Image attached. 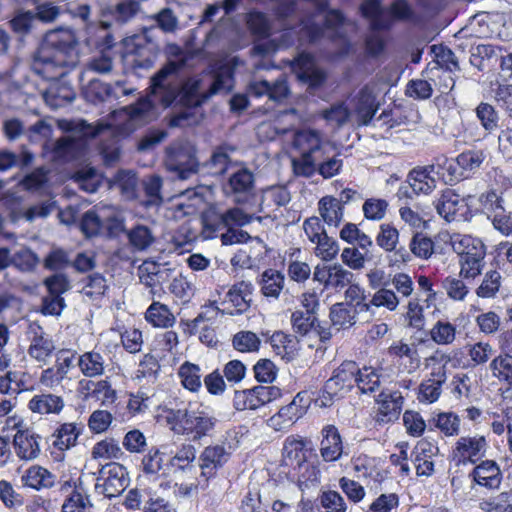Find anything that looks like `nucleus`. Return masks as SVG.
I'll return each mask as SVG.
<instances>
[{"mask_svg": "<svg viewBox=\"0 0 512 512\" xmlns=\"http://www.w3.org/2000/svg\"><path fill=\"white\" fill-rule=\"evenodd\" d=\"M231 456V446L224 445L207 446L199 456V467L201 469V478L209 482L214 478L218 469L222 468Z\"/></svg>", "mask_w": 512, "mask_h": 512, "instance_id": "obj_16", "label": "nucleus"}, {"mask_svg": "<svg viewBox=\"0 0 512 512\" xmlns=\"http://www.w3.org/2000/svg\"><path fill=\"white\" fill-rule=\"evenodd\" d=\"M359 367L354 361L343 362L334 372L335 379L340 381L345 388L353 387L357 381Z\"/></svg>", "mask_w": 512, "mask_h": 512, "instance_id": "obj_54", "label": "nucleus"}, {"mask_svg": "<svg viewBox=\"0 0 512 512\" xmlns=\"http://www.w3.org/2000/svg\"><path fill=\"white\" fill-rule=\"evenodd\" d=\"M156 26L164 33H174L178 29L179 21L171 8H163L151 16Z\"/></svg>", "mask_w": 512, "mask_h": 512, "instance_id": "obj_61", "label": "nucleus"}, {"mask_svg": "<svg viewBox=\"0 0 512 512\" xmlns=\"http://www.w3.org/2000/svg\"><path fill=\"white\" fill-rule=\"evenodd\" d=\"M139 10L136 1L123 0L110 9V15L116 23L123 25L133 19Z\"/></svg>", "mask_w": 512, "mask_h": 512, "instance_id": "obj_48", "label": "nucleus"}, {"mask_svg": "<svg viewBox=\"0 0 512 512\" xmlns=\"http://www.w3.org/2000/svg\"><path fill=\"white\" fill-rule=\"evenodd\" d=\"M354 278V274L341 264L322 266V292H339L346 288Z\"/></svg>", "mask_w": 512, "mask_h": 512, "instance_id": "obj_23", "label": "nucleus"}, {"mask_svg": "<svg viewBox=\"0 0 512 512\" xmlns=\"http://www.w3.org/2000/svg\"><path fill=\"white\" fill-rule=\"evenodd\" d=\"M56 347L53 339L43 332L40 326L33 332L28 349L29 356L41 364H47Z\"/></svg>", "mask_w": 512, "mask_h": 512, "instance_id": "obj_28", "label": "nucleus"}, {"mask_svg": "<svg viewBox=\"0 0 512 512\" xmlns=\"http://www.w3.org/2000/svg\"><path fill=\"white\" fill-rule=\"evenodd\" d=\"M502 284V276L497 270H489L484 274L480 285L475 293L479 298H495Z\"/></svg>", "mask_w": 512, "mask_h": 512, "instance_id": "obj_41", "label": "nucleus"}, {"mask_svg": "<svg viewBox=\"0 0 512 512\" xmlns=\"http://www.w3.org/2000/svg\"><path fill=\"white\" fill-rule=\"evenodd\" d=\"M343 454V442L338 429L328 425L322 429V460L336 461Z\"/></svg>", "mask_w": 512, "mask_h": 512, "instance_id": "obj_31", "label": "nucleus"}, {"mask_svg": "<svg viewBox=\"0 0 512 512\" xmlns=\"http://www.w3.org/2000/svg\"><path fill=\"white\" fill-rule=\"evenodd\" d=\"M439 449L429 441H419L411 453L412 462L415 465L417 476L429 477L434 473L433 457L437 455Z\"/></svg>", "mask_w": 512, "mask_h": 512, "instance_id": "obj_22", "label": "nucleus"}, {"mask_svg": "<svg viewBox=\"0 0 512 512\" xmlns=\"http://www.w3.org/2000/svg\"><path fill=\"white\" fill-rule=\"evenodd\" d=\"M60 491L66 496L62 505L63 512H88L92 505L89 498L84 494L82 487L75 482L65 481L61 484Z\"/></svg>", "mask_w": 512, "mask_h": 512, "instance_id": "obj_27", "label": "nucleus"}, {"mask_svg": "<svg viewBox=\"0 0 512 512\" xmlns=\"http://www.w3.org/2000/svg\"><path fill=\"white\" fill-rule=\"evenodd\" d=\"M54 367L68 378V373L77 365L78 353L76 350L61 348L54 353Z\"/></svg>", "mask_w": 512, "mask_h": 512, "instance_id": "obj_52", "label": "nucleus"}, {"mask_svg": "<svg viewBox=\"0 0 512 512\" xmlns=\"http://www.w3.org/2000/svg\"><path fill=\"white\" fill-rule=\"evenodd\" d=\"M452 246L459 256V276L466 280H474L480 276L485 267L484 243L479 238L462 235L453 240Z\"/></svg>", "mask_w": 512, "mask_h": 512, "instance_id": "obj_7", "label": "nucleus"}, {"mask_svg": "<svg viewBox=\"0 0 512 512\" xmlns=\"http://www.w3.org/2000/svg\"><path fill=\"white\" fill-rule=\"evenodd\" d=\"M247 92L255 98L267 96L271 101L281 102L288 97L289 87L285 75H280L272 82L254 78L250 81Z\"/></svg>", "mask_w": 512, "mask_h": 512, "instance_id": "obj_18", "label": "nucleus"}, {"mask_svg": "<svg viewBox=\"0 0 512 512\" xmlns=\"http://www.w3.org/2000/svg\"><path fill=\"white\" fill-rule=\"evenodd\" d=\"M488 448V441L483 435L461 436L453 445L450 458L456 466L476 464L486 456Z\"/></svg>", "mask_w": 512, "mask_h": 512, "instance_id": "obj_10", "label": "nucleus"}, {"mask_svg": "<svg viewBox=\"0 0 512 512\" xmlns=\"http://www.w3.org/2000/svg\"><path fill=\"white\" fill-rule=\"evenodd\" d=\"M369 304L370 307H385L390 311H394L399 305V298L392 289L388 287H382L376 290Z\"/></svg>", "mask_w": 512, "mask_h": 512, "instance_id": "obj_57", "label": "nucleus"}, {"mask_svg": "<svg viewBox=\"0 0 512 512\" xmlns=\"http://www.w3.org/2000/svg\"><path fill=\"white\" fill-rule=\"evenodd\" d=\"M435 427H437L445 436H458L460 433L461 420L453 412H441L433 418Z\"/></svg>", "mask_w": 512, "mask_h": 512, "instance_id": "obj_45", "label": "nucleus"}, {"mask_svg": "<svg viewBox=\"0 0 512 512\" xmlns=\"http://www.w3.org/2000/svg\"><path fill=\"white\" fill-rule=\"evenodd\" d=\"M55 475L41 466H31L21 476L22 484L35 490L51 488L55 484Z\"/></svg>", "mask_w": 512, "mask_h": 512, "instance_id": "obj_32", "label": "nucleus"}, {"mask_svg": "<svg viewBox=\"0 0 512 512\" xmlns=\"http://www.w3.org/2000/svg\"><path fill=\"white\" fill-rule=\"evenodd\" d=\"M82 433V427L76 423L61 424L53 433V446L60 451H65L74 447L79 435Z\"/></svg>", "mask_w": 512, "mask_h": 512, "instance_id": "obj_35", "label": "nucleus"}, {"mask_svg": "<svg viewBox=\"0 0 512 512\" xmlns=\"http://www.w3.org/2000/svg\"><path fill=\"white\" fill-rule=\"evenodd\" d=\"M430 336L439 345L451 344L456 337V327L448 321L439 320L431 329Z\"/></svg>", "mask_w": 512, "mask_h": 512, "instance_id": "obj_50", "label": "nucleus"}, {"mask_svg": "<svg viewBox=\"0 0 512 512\" xmlns=\"http://www.w3.org/2000/svg\"><path fill=\"white\" fill-rule=\"evenodd\" d=\"M447 373L445 365L432 368L429 377L419 385L418 399L420 402L434 403L442 392V385L446 382Z\"/></svg>", "mask_w": 512, "mask_h": 512, "instance_id": "obj_21", "label": "nucleus"}, {"mask_svg": "<svg viewBox=\"0 0 512 512\" xmlns=\"http://www.w3.org/2000/svg\"><path fill=\"white\" fill-rule=\"evenodd\" d=\"M473 481L487 489L499 488L502 482V472L494 460H483L470 473Z\"/></svg>", "mask_w": 512, "mask_h": 512, "instance_id": "obj_24", "label": "nucleus"}, {"mask_svg": "<svg viewBox=\"0 0 512 512\" xmlns=\"http://www.w3.org/2000/svg\"><path fill=\"white\" fill-rule=\"evenodd\" d=\"M126 234L130 245L137 251L148 249L155 241L152 230L145 225H136Z\"/></svg>", "mask_w": 512, "mask_h": 512, "instance_id": "obj_42", "label": "nucleus"}, {"mask_svg": "<svg viewBox=\"0 0 512 512\" xmlns=\"http://www.w3.org/2000/svg\"><path fill=\"white\" fill-rule=\"evenodd\" d=\"M476 117L481 126L491 133L498 127L499 116L495 108L486 102H481L475 109Z\"/></svg>", "mask_w": 512, "mask_h": 512, "instance_id": "obj_49", "label": "nucleus"}, {"mask_svg": "<svg viewBox=\"0 0 512 512\" xmlns=\"http://www.w3.org/2000/svg\"><path fill=\"white\" fill-rule=\"evenodd\" d=\"M302 306L304 310H297L292 313L291 324L294 332L300 337L314 340V343H308V346L312 348L320 342V321L317 316L318 294L315 291L304 293Z\"/></svg>", "mask_w": 512, "mask_h": 512, "instance_id": "obj_8", "label": "nucleus"}, {"mask_svg": "<svg viewBox=\"0 0 512 512\" xmlns=\"http://www.w3.org/2000/svg\"><path fill=\"white\" fill-rule=\"evenodd\" d=\"M178 376L184 388L196 392L201 388V369L198 365L184 362L178 369Z\"/></svg>", "mask_w": 512, "mask_h": 512, "instance_id": "obj_43", "label": "nucleus"}, {"mask_svg": "<svg viewBox=\"0 0 512 512\" xmlns=\"http://www.w3.org/2000/svg\"><path fill=\"white\" fill-rule=\"evenodd\" d=\"M466 279L459 276H448L443 280V287L449 298L455 301H462L469 293V287L465 283Z\"/></svg>", "mask_w": 512, "mask_h": 512, "instance_id": "obj_55", "label": "nucleus"}, {"mask_svg": "<svg viewBox=\"0 0 512 512\" xmlns=\"http://www.w3.org/2000/svg\"><path fill=\"white\" fill-rule=\"evenodd\" d=\"M41 437L31 429H19L14 435L13 443L16 455L23 460H33L40 454Z\"/></svg>", "mask_w": 512, "mask_h": 512, "instance_id": "obj_25", "label": "nucleus"}, {"mask_svg": "<svg viewBox=\"0 0 512 512\" xmlns=\"http://www.w3.org/2000/svg\"><path fill=\"white\" fill-rule=\"evenodd\" d=\"M91 454L94 459L108 460L120 459L124 455V452L118 440L112 437H106L93 446Z\"/></svg>", "mask_w": 512, "mask_h": 512, "instance_id": "obj_40", "label": "nucleus"}, {"mask_svg": "<svg viewBox=\"0 0 512 512\" xmlns=\"http://www.w3.org/2000/svg\"><path fill=\"white\" fill-rule=\"evenodd\" d=\"M184 60L168 61L150 79V98L164 108L172 105L181 92Z\"/></svg>", "mask_w": 512, "mask_h": 512, "instance_id": "obj_4", "label": "nucleus"}, {"mask_svg": "<svg viewBox=\"0 0 512 512\" xmlns=\"http://www.w3.org/2000/svg\"><path fill=\"white\" fill-rule=\"evenodd\" d=\"M33 158V154L28 151L17 155L13 152L2 150L0 151V171H7L13 167L24 168L32 163Z\"/></svg>", "mask_w": 512, "mask_h": 512, "instance_id": "obj_47", "label": "nucleus"}, {"mask_svg": "<svg viewBox=\"0 0 512 512\" xmlns=\"http://www.w3.org/2000/svg\"><path fill=\"white\" fill-rule=\"evenodd\" d=\"M254 174L247 168H241L232 173L225 185V191L239 203H247L254 196Z\"/></svg>", "mask_w": 512, "mask_h": 512, "instance_id": "obj_17", "label": "nucleus"}, {"mask_svg": "<svg viewBox=\"0 0 512 512\" xmlns=\"http://www.w3.org/2000/svg\"><path fill=\"white\" fill-rule=\"evenodd\" d=\"M342 217L341 201L331 196L322 197V221L328 225L338 226Z\"/></svg>", "mask_w": 512, "mask_h": 512, "instance_id": "obj_46", "label": "nucleus"}, {"mask_svg": "<svg viewBox=\"0 0 512 512\" xmlns=\"http://www.w3.org/2000/svg\"><path fill=\"white\" fill-rule=\"evenodd\" d=\"M79 63V43L71 29L49 31L34 56L32 69L51 81L43 93L53 109L64 107L75 99L73 87L62 78Z\"/></svg>", "mask_w": 512, "mask_h": 512, "instance_id": "obj_1", "label": "nucleus"}, {"mask_svg": "<svg viewBox=\"0 0 512 512\" xmlns=\"http://www.w3.org/2000/svg\"><path fill=\"white\" fill-rule=\"evenodd\" d=\"M360 11L374 32L389 30L394 21H411L415 17L411 5L406 0H395L389 9L382 6V0H364Z\"/></svg>", "mask_w": 512, "mask_h": 512, "instance_id": "obj_5", "label": "nucleus"}, {"mask_svg": "<svg viewBox=\"0 0 512 512\" xmlns=\"http://www.w3.org/2000/svg\"><path fill=\"white\" fill-rule=\"evenodd\" d=\"M353 110L360 125H368L378 110L376 97L372 89L364 86L353 98Z\"/></svg>", "mask_w": 512, "mask_h": 512, "instance_id": "obj_26", "label": "nucleus"}, {"mask_svg": "<svg viewBox=\"0 0 512 512\" xmlns=\"http://www.w3.org/2000/svg\"><path fill=\"white\" fill-rule=\"evenodd\" d=\"M64 406L63 397L50 392L36 394L28 402V409L39 415L60 414Z\"/></svg>", "mask_w": 512, "mask_h": 512, "instance_id": "obj_29", "label": "nucleus"}, {"mask_svg": "<svg viewBox=\"0 0 512 512\" xmlns=\"http://www.w3.org/2000/svg\"><path fill=\"white\" fill-rule=\"evenodd\" d=\"M411 252L423 259H428L434 251L433 241L422 233H415L410 241Z\"/></svg>", "mask_w": 512, "mask_h": 512, "instance_id": "obj_63", "label": "nucleus"}, {"mask_svg": "<svg viewBox=\"0 0 512 512\" xmlns=\"http://www.w3.org/2000/svg\"><path fill=\"white\" fill-rule=\"evenodd\" d=\"M169 271L155 261L145 260L138 267V276L142 284L153 289L161 286L168 279Z\"/></svg>", "mask_w": 512, "mask_h": 512, "instance_id": "obj_30", "label": "nucleus"}, {"mask_svg": "<svg viewBox=\"0 0 512 512\" xmlns=\"http://www.w3.org/2000/svg\"><path fill=\"white\" fill-rule=\"evenodd\" d=\"M461 206L462 200L460 195L450 188L444 189L440 197L435 201L437 213L448 222L455 220L456 213Z\"/></svg>", "mask_w": 512, "mask_h": 512, "instance_id": "obj_33", "label": "nucleus"}, {"mask_svg": "<svg viewBox=\"0 0 512 512\" xmlns=\"http://www.w3.org/2000/svg\"><path fill=\"white\" fill-rule=\"evenodd\" d=\"M389 354L399 358H407L409 361V371H414L419 367L420 359L417 349L408 344L398 342L389 347Z\"/></svg>", "mask_w": 512, "mask_h": 512, "instance_id": "obj_58", "label": "nucleus"}, {"mask_svg": "<svg viewBox=\"0 0 512 512\" xmlns=\"http://www.w3.org/2000/svg\"><path fill=\"white\" fill-rule=\"evenodd\" d=\"M219 225L223 228L242 227L250 223V217L239 208H231L219 214Z\"/></svg>", "mask_w": 512, "mask_h": 512, "instance_id": "obj_59", "label": "nucleus"}, {"mask_svg": "<svg viewBox=\"0 0 512 512\" xmlns=\"http://www.w3.org/2000/svg\"><path fill=\"white\" fill-rule=\"evenodd\" d=\"M492 375L500 382L512 386V355L500 353L489 364Z\"/></svg>", "mask_w": 512, "mask_h": 512, "instance_id": "obj_38", "label": "nucleus"}, {"mask_svg": "<svg viewBox=\"0 0 512 512\" xmlns=\"http://www.w3.org/2000/svg\"><path fill=\"white\" fill-rule=\"evenodd\" d=\"M433 166L416 167L407 176V183L402 184L397 195L412 198L413 195H428L436 188V180L432 176Z\"/></svg>", "mask_w": 512, "mask_h": 512, "instance_id": "obj_14", "label": "nucleus"}, {"mask_svg": "<svg viewBox=\"0 0 512 512\" xmlns=\"http://www.w3.org/2000/svg\"><path fill=\"white\" fill-rule=\"evenodd\" d=\"M330 319L332 325L335 326L337 330L349 327L355 323L354 315L351 314V311L344 303H336L331 307Z\"/></svg>", "mask_w": 512, "mask_h": 512, "instance_id": "obj_62", "label": "nucleus"}, {"mask_svg": "<svg viewBox=\"0 0 512 512\" xmlns=\"http://www.w3.org/2000/svg\"><path fill=\"white\" fill-rule=\"evenodd\" d=\"M345 297L350 305L354 306V313L367 312L370 309L369 302L366 301V292L358 284L352 282L347 286Z\"/></svg>", "mask_w": 512, "mask_h": 512, "instance_id": "obj_51", "label": "nucleus"}, {"mask_svg": "<svg viewBox=\"0 0 512 512\" xmlns=\"http://www.w3.org/2000/svg\"><path fill=\"white\" fill-rule=\"evenodd\" d=\"M77 366L81 373L88 378L98 377L105 372V360L97 351H87L78 355Z\"/></svg>", "mask_w": 512, "mask_h": 512, "instance_id": "obj_34", "label": "nucleus"}, {"mask_svg": "<svg viewBox=\"0 0 512 512\" xmlns=\"http://www.w3.org/2000/svg\"><path fill=\"white\" fill-rule=\"evenodd\" d=\"M233 75L234 67L230 63L221 65L213 75L208 95H205L201 91V83L199 80L189 78L185 81L182 77L181 92L177 100L184 106H199L203 99L208 96L220 92H229L233 87Z\"/></svg>", "mask_w": 512, "mask_h": 512, "instance_id": "obj_6", "label": "nucleus"}, {"mask_svg": "<svg viewBox=\"0 0 512 512\" xmlns=\"http://www.w3.org/2000/svg\"><path fill=\"white\" fill-rule=\"evenodd\" d=\"M89 89L95 94L99 100L106 98L119 99L122 96H127L133 92L132 89L124 87L123 81H116L114 84L103 83L97 79L89 81Z\"/></svg>", "mask_w": 512, "mask_h": 512, "instance_id": "obj_36", "label": "nucleus"}, {"mask_svg": "<svg viewBox=\"0 0 512 512\" xmlns=\"http://www.w3.org/2000/svg\"><path fill=\"white\" fill-rule=\"evenodd\" d=\"M165 166L181 180L189 179L198 171V162L192 148L181 143L167 148Z\"/></svg>", "mask_w": 512, "mask_h": 512, "instance_id": "obj_11", "label": "nucleus"}, {"mask_svg": "<svg viewBox=\"0 0 512 512\" xmlns=\"http://www.w3.org/2000/svg\"><path fill=\"white\" fill-rule=\"evenodd\" d=\"M283 458L287 465L296 462L299 487L302 490V512H318L316 503L320 495L319 460L310 439L289 436L283 446Z\"/></svg>", "mask_w": 512, "mask_h": 512, "instance_id": "obj_2", "label": "nucleus"}, {"mask_svg": "<svg viewBox=\"0 0 512 512\" xmlns=\"http://www.w3.org/2000/svg\"><path fill=\"white\" fill-rule=\"evenodd\" d=\"M292 70L301 83L308 85L311 92L320 85V67L310 54H300L295 59Z\"/></svg>", "mask_w": 512, "mask_h": 512, "instance_id": "obj_19", "label": "nucleus"}, {"mask_svg": "<svg viewBox=\"0 0 512 512\" xmlns=\"http://www.w3.org/2000/svg\"><path fill=\"white\" fill-rule=\"evenodd\" d=\"M281 391L275 386H255L251 389L235 391L233 406L236 410H256L277 399Z\"/></svg>", "mask_w": 512, "mask_h": 512, "instance_id": "obj_13", "label": "nucleus"}, {"mask_svg": "<svg viewBox=\"0 0 512 512\" xmlns=\"http://www.w3.org/2000/svg\"><path fill=\"white\" fill-rule=\"evenodd\" d=\"M146 320L155 327L166 328L173 325L175 317L166 305L153 302L146 311Z\"/></svg>", "mask_w": 512, "mask_h": 512, "instance_id": "obj_44", "label": "nucleus"}, {"mask_svg": "<svg viewBox=\"0 0 512 512\" xmlns=\"http://www.w3.org/2000/svg\"><path fill=\"white\" fill-rule=\"evenodd\" d=\"M403 397L399 391L383 390L376 398L379 411L376 416L378 423H389L397 420L402 410Z\"/></svg>", "mask_w": 512, "mask_h": 512, "instance_id": "obj_20", "label": "nucleus"}, {"mask_svg": "<svg viewBox=\"0 0 512 512\" xmlns=\"http://www.w3.org/2000/svg\"><path fill=\"white\" fill-rule=\"evenodd\" d=\"M316 401L310 391H301L293 400L282 406L279 411L268 420V425L276 431H287L308 411L312 402Z\"/></svg>", "mask_w": 512, "mask_h": 512, "instance_id": "obj_9", "label": "nucleus"}, {"mask_svg": "<svg viewBox=\"0 0 512 512\" xmlns=\"http://www.w3.org/2000/svg\"><path fill=\"white\" fill-rule=\"evenodd\" d=\"M195 458V447L192 444H183L169 462L172 467L185 470L194 462Z\"/></svg>", "mask_w": 512, "mask_h": 512, "instance_id": "obj_64", "label": "nucleus"}, {"mask_svg": "<svg viewBox=\"0 0 512 512\" xmlns=\"http://www.w3.org/2000/svg\"><path fill=\"white\" fill-rule=\"evenodd\" d=\"M125 467L119 463H109L102 467L97 477L95 490L107 498L120 495L128 486Z\"/></svg>", "mask_w": 512, "mask_h": 512, "instance_id": "obj_12", "label": "nucleus"}, {"mask_svg": "<svg viewBox=\"0 0 512 512\" xmlns=\"http://www.w3.org/2000/svg\"><path fill=\"white\" fill-rule=\"evenodd\" d=\"M285 277L274 269L265 270L258 280L261 293L265 297L277 299L284 288Z\"/></svg>", "mask_w": 512, "mask_h": 512, "instance_id": "obj_37", "label": "nucleus"}, {"mask_svg": "<svg viewBox=\"0 0 512 512\" xmlns=\"http://www.w3.org/2000/svg\"><path fill=\"white\" fill-rule=\"evenodd\" d=\"M458 166L463 170L465 179L470 178L482 165L486 155L483 150H467L457 157Z\"/></svg>", "mask_w": 512, "mask_h": 512, "instance_id": "obj_39", "label": "nucleus"}, {"mask_svg": "<svg viewBox=\"0 0 512 512\" xmlns=\"http://www.w3.org/2000/svg\"><path fill=\"white\" fill-rule=\"evenodd\" d=\"M166 422L175 434L193 441L212 437L219 424L212 409L202 403H189L184 409L167 410Z\"/></svg>", "mask_w": 512, "mask_h": 512, "instance_id": "obj_3", "label": "nucleus"}, {"mask_svg": "<svg viewBox=\"0 0 512 512\" xmlns=\"http://www.w3.org/2000/svg\"><path fill=\"white\" fill-rule=\"evenodd\" d=\"M233 347L240 352H254L259 349L260 339L251 331H240L234 335Z\"/></svg>", "mask_w": 512, "mask_h": 512, "instance_id": "obj_60", "label": "nucleus"}, {"mask_svg": "<svg viewBox=\"0 0 512 512\" xmlns=\"http://www.w3.org/2000/svg\"><path fill=\"white\" fill-rule=\"evenodd\" d=\"M122 445L128 452L135 454L144 453L148 447L144 433L138 429L128 431L123 438Z\"/></svg>", "mask_w": 512, "mask_h": 512, "instance_id": "obj_56", "label": "nucleus"}, {"mask_svg": "<svg viewBox=\"0 0 512 512\" xmlns=\"http://www.w3.org/2000/svg\"><path fill=\"white\" fill-rule=\"evenodd\" d=\"M144 192L146 196L145 205L157 206L162 203L161 188L162 179L158 175H152L143 182Z\"/></svg>", "mask_w": 512, "mask_h": 512, "instance_id": "obj_53", "label": "nucleus"}, {"mask_svg": "<svg viewBox=\"0 0 512 512\" xmlns=\"http://www.w3.org/2000/svg\"><path fill=\"white\" fill-rule=\"evenodd\" d=\"M254 286L251 282L240 281L235 283L226 293L221 302L223 314L235 316L247 312L251 306Z\"/></svg>", "mask_w": 512, "mask_h": 512, "instance_id": "obj_15", "label": "nucleus"}]
</instances>
